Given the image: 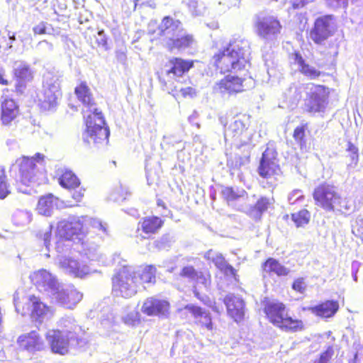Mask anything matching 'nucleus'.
<instances>
[{
    "label": "nucleus",
    "instance_id": "nucleus-1",
    "mask_svg": "<svg viewBox=\"0 0 363 363\" xmlns=\"http://www.w3.org/2000/svg\"><path fill=\"white\" fill-rule=\"evenodd\" d=\"M211 64L220 74L247 72L250 66V45L242 39L231 40L212 56Z\"/></svg>",
    "mask_w": 363,
    "mask_h": 363
},
{
    "label": "nucleus",
    "instance_id": "nucleus-2",
    "mask_svg": "<svg viewBox=\"0 0 363 363\" xmlns=\"http://www.w3.org/2000/svg\"><path fill=\"white\" fill-rule=\"evenodd\" d=\"M160 34L167 38L166 47L169 51L190 48L196 43L194 35L184 32L182 23L170 16H164L159 27Z\"/></svg>",
    "mask_w": 363,
    "mask_h": 363
},
{
    "label": "nucleus",
    "instance_id": "nucleus-3",
    "mask_svg": "<svg viewBox=\"0 0 363 363\" xmlns=\"http://www.w3.org/2000/svg\"><path fill=\"white\" fill-rule=\"evenodd\" d=\"M315 204L327 211H343L348 208L347 201L330 183L324 182L313 190Z\"/></svg>",
    "mask_w": 363,
    "mask_h": 363
},
{
    "label": "nucleus",
    "instance_id": "nucleus-4",
    "mask_svg": "<svg viewBox=\"0 0 363 363\" xmlns=\"http://www.w3.org/2000/svg\"><path fill=\"white\" fill-rule=\"evenodd\" d=\"M112 291L118 295L129 298L138 293L139 288L138 277L130 265H123L113 274Z\"/></svg>",
    "mask_w": 363,
    "mask_h": 363
},
{
    "label": "nucleus",
    "instance_id": "nucleus-5",
    "mask_svg": "<svg viewBox=\"0 0 363 363\" xmlns=\"http://www.w3.org/2000/svg\"><path fill=\"white\" fill-rule=\"evenodd\" d=\"M45 155L37 152L32 157L21 155L15 160L18 169V180L26 186L35 181L38 172L37 165L45 164Z\"/></svg>",
    "mask_w": 363,
    "mask_h": 363
},
{
    "label": "nucleus",
    "instance_id": "nucleus-6",
    "mask_svg": "<svg viewBox=\"0 0 363 363\" xmlns=\"http://www.w3.org/2000/svg\"><path fill=\"white\" fill-rule=\"evenodd\" d=\"M337 30L333 15H324L318 17L308 33V38L315 45H322L332 37Z\"/></svg>",
    "mask_w": 363,
    "mask_h": 363
},
{
    "label": "nucleus",
    "instance_id": "nucleus-7",
    "mask_svg": "<svg viewBox=\"0 0 363 363\" xmlns=\"http://www.w3.org/2000/svg\"><path fill=\"white\" fill-rule=\"evenodd\" d=\"M330 89L322 84H313V90L306 94L303 108L310 114L323 113L328 104Z\"/></svg>",
    "mask_w": 363,
    "mask_h": 363
},
{
    "label": "nucleus",
    "instance_id": "nucleus-8",
    "mask_svg": "<svg viewBox=\"0 0 363 363\" xmlns=\"http://www.w3.org/2000/svg\"><path fill=\"white\" fill-rule=\"evenodd\" d=\"M16 309L21 315H26L30 311L31 318L39 324H41L46 317L52 315L50 308L35 295L29 296L26 303H17Z\"/></svg>",
    "mask_w": 363,
    "mask_h": 363
},
{
    "label": "nucleus",
    "instance_id": "nucleus-9",
    "mask_svg": "<svg viewBox=\"0 0 363 363\" xmlns=\"http://www.w3.org/2000/svg\"><path fill=\"white\" fill-rule=\"evenodd\" d=\"M179 276L182 279H186L194 282V295L197 299L203 301V297L198 291L197 286L201 284L204 287H208L211 285V275L210 272L208 270L198 271L193 265H186L181 269Z\"/></svg>",
    "mask_w": 363,
    "mask_h": 363
},
{
    "label": "nucleus",
    "instance_id": "nucleus-10",
    "mask_svg": "<svg viewBox=\"0 0 363 363\" xmlns=\"http://www.w3.org/2000/svg\"><path fill=\"white\" fill-rule=\"evenodd\" d=\"M51 351L55 354L64 355L69 352L71 341L78 342L75 333L72 331H62L57 329L52 330L46 335Z\"/></svg>",
    "mask_w": 363,
    "mask_h": 363
},
{
    "label": "nucleus",
    "instance_id": "nucleus-11",
    "mask_svg": "<svg viewBox=\"0 0 363 363\" xmlns=\"http://www.w3.org/2000/svg\"><path fill=\"white\" fill-rule=\"evenodd\" d=\"M170 303L157 296H150L145 299L141 306V312L149 317L166 318L170 313Z\"/></svg>",
    "mask_w": 363,
    "mask_h": 363
},
{
    "label": "nucleus",
    "instance_id": "nucleus-12",
    "mask_svg": "<svg viewBox=\"0 0 363 363\" xmlns=\"http://www.w3.org/2000/svg\"><path fill=\"white\" fill-rule=\"evenodd\" d=\"M257 34L262 38H276L281 33L282 26L280 21L274 16L258 17L255 22Z\"/></svg>",
    "mask_w": 363,
    "mask_h": 363
},
{
    "label": "nucleus",
    "instance_id": "nucleus-13",
    "mask_svg": "<svg viewBox=\"0 0 363 363\" xmlns=\"http://www.w3.org/2000/svg\"><path fill=\"white\" fill-rule=\"evenodd\" d=\"M84 233V226L79 220H62L57 223L56 235L60 240H74L79 239Z\"/></svg>",
    "mask_w": 363,
    "mask_h": 363
},
{
    "label": "nucleus",
    "instance_id": "nucleus-14",
    "mask_svg": "<svg viewBox=\"0 0 363 363\" xmlns=\"http://www.w3.org/2000/svg\"><path fill=\"white\" fill-rule=\"evenodd\" d=\"M245 82L244 77L228 74L215 84L213 91L229 95L237 94L245 90Z\"/></svg>",
    "mask_w": 363,
    "mask_h": 363
},
{
    "label": "nucleus",
    "instance_id": "nucleus-15",
    "mask_svg": "<svg viewBox=\"0 0 363 363\" xmlns=\"http://www.w3.org/2000/svg\"><path fill=\"white\" fill-rule=\"evenodd\" d=\"M92 117V140L97 145H104L108 143L110 131L101 111L95 109Z\"/></svg>",
    "mask_w": 363,
    "mask_h": 363
},
{
    "label": "nucleus",
    "instance_id": "nucleus-16",
    "mask_svg": "<svg viewBox=\"0 0 363 363\" xmlns=\"http://www.w3.org/2000/svg\"><path fill=\"white\" fill-rule=\"evenodd\" d=\"M228 315L234 321L239 323L245 318V302L241 296L233 294H227L223 300Z\"/></svg>",
    "mask_w": 363,
    "mask_h": 363
},
{
    "label": "nucleus",
    "instance_id": "nucleus-17",
    "mask_svg": "<svg viewBox=\"0 0 363 363\" xmlns=\"http://www.w3.org/2000/svg\"><path fill=\"white\" fill-rule=\"evenodd\" d=\"M280 168L276 154L267 149L262 155L258 173L260 177L269 179L277 174Z\"/></svg>",
    "mask_w": 363,
    "mask_h": 363
},
{
    "label": "nucleus",
    "instance_id": "nucleus-18",
    "mask_svg": "<svg viewBox=\"0 0 363 363\" xmlns=\"http://www.w3.org/2000/svg\"><path fill=\"white\" fill-rule=\"evenodd\" d=\"M20 115L17 102L12 98L2 97L0 105V121L4 125H9Z\"/></svg>",
    "mask_w": 363,
    "mask_h": 363
},
{
    "label": "nucleus",
    "instance_id": "nucleus-19",
    "mask_svg": "<svg viewBox=\"0 0 363 363\" xmlns=\"http://www.w3.org/2000/svg\"><path fill=\"white\" fill-rule=\"evenodd\" d=\"M286 304L279 301H271L265 298L263 301V311L268 321L273 325L278 322L287 312Z\"/></svg>",
    "mask_w": 363,
    "mask_h": 363
},
{
    "label": "nucleus",
    "instance_id": "nucleus-20",
    "mask_svg": "<svg viewBox=\"0 0 363 363\" xmlns=\"http://www.w3.org/2000/svg\"><path fill=\"white\" fill-rule=\"evenodd\" d=\"M58 182L62 187L74 190L72 198L75 201H80L84 197L85 190L82 188H79V179L72 171H64L59 177Z\"/></svg>",
    "mask_w": 363,
    "mask_h": 363
},
{
    "label": "nucleus",
    "instance_id": "nucleus-21",
    "mask_svg": "<svg viewBox=\"0 0 363 363\" xmlns=\"http://www.w3.org/2000/svg\"><path fill=\"white\" fill-rule=\"evenodd\" d=\"M17 343L21 349L31 352L43 350L45 347L44 340L35 330L21 335L17 339Z\"/></svg>",
    "mask_w": 363,
    "mask_h": 363
},
{
    "label": "nucleus",
    "instance_id": "nucleus-22",
    "mask_svg": "<svg viewBox=\"0 0 363 363\" xmlns=\"http://www.w3.org/2000/svg\"><path fill=\"white\" fill-rule=\"evenodd\" d=\"M195 60H185L179 57H173L169 59L166 66L167 75H172L174 78L182 77L194 67Z\"/></svg>",
    "mask_w": 363,
    "mask_h": 363
},
{
    "label": "nucleus",
    "instance_id": "nucleus-23",
    "mask_svg": "<svg viewBox=\"0 0 363 363\" xmlns=\"http://www.w3.org/2000/svg\"><path fill=\"white\" fill-rule=\"evenodd\" d=\"M164 225V220L161 217L151 215L143 217L138 223V232H141L147 238L158 233Z\"/></svg>",
    "mask_w": 363,
    "mask_h": 363
},
{
    "label": "nucleus",
    "instance_id": "nucleus-24",
    "mask_svg": "<svg viewBox=\"0 0 363 363\" xmlns=\"http://www.w3.org/2000/svg\"><path fill=\"white\" fill-rule=\"evenodd\" d=\"M261 271L263 276L276 275L279 277H287L290 273L289 269L273 257H268L262 263Z\"/></svg>",
    "mask_w": 363,
    "mask_h": 363
},
{
    "label": "nucleus",
    "instance_id": "nucleus-25",
    "mask_svg": "<svg viewBox=\"0 0 363 363\" xmlns=\"http://www.w3.org/2000/svg\"><path fill=\"white\" fill-rule=\"evenodd\" d=\"M339 303L336 300H325L311 307L310 311L316 316L330 318L333 317L339 311Z\"/></svg>",
    "mask_w": 363,
    "mask_h": 363
},
{
    "label": "nucleus",
    "instance_id": "nucleus-26",
    "mask_svg": "<svg viewBox=\"0 0 363 363\" xmlns=\"http://www.w3.org/2000/svg\"><path fill=\"white\" fill-rule=\"evenodd\" d=\"M275 327L286 333H295L303 330L305 324L302 320L294 318L286 312Z\"/></svg>",
    "mask_w": 363,
    "mask_h": 363
},
{
    "label": "nucleus",
    "instance_id": "nucleus-27",
    "mask_svg": "<svg viewBox=\"0 0 363 363\" xmlns=\"http://www.w3.org/2000/svg\"><path fill=\"white\" fill-rule=\"evenodd\" d=\"M292 55L301 74L311 79H317L323 75L320 71L308 64L299 52L295 51Z\"/></svg>",
    "mask_w": 363,
    "mask_h": 363
},
{
    "label": "nucleus",
    "instance_id": "nucleus-28",
    "mask_svg": "<svg viewBox=\"0 0 363 363\" xmlns=\"http://www.w3.org/2000/svg\"><path fill=\"white\" fill-rule=\"evenodd\" d=\"M58 198L52 194H48L40 197L36 210L43 216H50L52 210L57 206Z\"/></svg>",
    "mask_w": 363,
    "mask_h": 363
},
{
    "label": "nucleus",
    "instance_id": "nucleus-29",
    "mask_svg": "<svg viewBox=\"0 0 363 363\" xmlns=\"http://www.w3.org/2000/svg\"><path fill=\"white\" fill-rule=\"evenodd\" d=\"M291 218L294 225L297 228H305L311 221V212L306 208H301L298 211L291 213V215L285 214L283 216V220L287 221Z\"/></svg>",
    "mask_w": 363,
    "mask_h": 363
},
{
    "label": "nucleus",
    "instance_id": "nucleus-30",
    "mask_svg": "<svg viewBox=\"0 0 363 363\" xmlns=\"http://www.w3.org/2000/svg\"><path fill=\"white\" fill-rule=\"evenodd\" d=\"M307 132H309L308 123H301L294 129L292 134L293 138L298 145L301 150L306 148Z\"/></svg>",
    "mask_w": 363,
    "mask_h": 363
},
{
    "label": "nucleus",
    "instance_id": "nucleus-31",
    "mask_svg": "<svg viewBox=\"0 0 363 363\" xmlns=\"http://www.w3.org/2000/svg\"><path fill=\"white\" fill-rule=\"evenodd\" d=\"M212 262L215 266L221 272L227 275H230L235 277L237 275V272L234 267L229 264L222 254H216L214 257L211 259Z\"/></svg>",
    "mask_w": 363,
    "mask_h": 363
},
{
    "label": "nucleus",
    "instance_id": "nucleus-32",
    "mask_svg": "<svg viewBox=\"0 0 363 363\" xmlns=\"http://www.w3.org/2000/svg\"><path fill=\"white\" fill-rule=\"evenodd\" d=\"M33 281L38 286L49 288L52 286L53 279L49 272L42 269L33 274Z\"/></svg>",
    "mask_w": 363,
    "mask_h": 363
},
{
    "label": "nucleus",
    "instance_id": "nucleus-33",
    "mask_svg": "<svg viewBox=\"0 0 363 363\" xmlns=\"http://www.w3.org/2000/svg\"><path fill=\"white\" fill-rule=\"evenodd\" d=\"M157 268L153 264L145 266L139 274L140 280L144 284H155L156 283Z\"/></svg>",
    "mask_w": 363,
    "mask_h": 363
},
{
    "label": "nucleus",
    "instance_id": "nucleus-34",
    "mask_svg": "<svg viewBox=\"0 0 363 363\" xmlns=\"http://www.w3.org/2000/svg\"><path fill=\"white\" fill-rule=\"evenodd\" d=\"M74 93L77 99L84 104L89 105L91 103V94L89 88L84 82L80 83L75 87Z\"/></svg>",
    "mask_w": 363,
    "mask_h": 363
},
{
    "label": "nucleus",
    "instance_id": "nucleus-35",
    "mask_svg": "<svg viewBox=\"0 0 363 363\" xmlns=\"http://www.w3.org/2000/svg\"><path fill=\"white\" fill-rule=\"evenodd\" d=\"M14 75L21 80H30L33 78L32 72L29 65L21 63L13 70Z\"/></svg>",
    "mask_w": 363,
    "mask_h": 363
},
{
    "label": "nucleus",
    "instance_id": "nucleus-36",
    "mask_svg": "<svg viewBox=\"0 0 363 363\" xmlns=\"http://www.w3.org/2000/svg\"><path fill=\"white\" fill-rule=\"evenodd\" d=\"M247 130V124L244 120H235L229 127L233 137L238 138Z\"/></svg>",
    "mask_w": 363,
    "mask_h": 363
},
{
    "label": "nucleus",
    "instance_id": "nucleus-37",
    "mask_svg": "<svg viewBox=\"0 0 363 363\" xmlns=\"http://www.w3.org/2000/svg\"><path fill=\"white\" fill-rule=\"evenodd\" d=\"M108 224L99 219H92V230L93 233L96 236L103 237L108 235Z\"/></svg>",
    "mask_w": 363,
    "mask_h": 363
},
{
    "label": "nucleus",
    "instance_id": "nucleus-38",
    "mask_svg": "<svg viewBox=\"0 0 363 363\" xmlns=\"http://www.w3.org/2000/svg\"><path fill=\"white\" fill-rule=\"evenodd\" d=\"M6 173L4 167H0V199H5L9 194V185L7 182Z\"/></svg>",
    "mask_w": 363,
    "mask_h": 363
},
{
    "label": "nucleus",
    "instance_id": "nucleus-39",
    "mask_svg": "<svg viewBox=\"0 0 363 363\" xmlns=\"http://www.w3.org/2000/svg\"><path fill=\"white\" fill-rule=\"evenodd\" d=\"M201 328H205L208 330H213V322L211 313L207 311H204L200 318L195 323Z\"/></svg>",
    "mask_w": 363,
    "mask_h": 363
},
{
    "label": "nucleus",
    "instance_id": "nucleus-40",
    "mask_svg": "<svg viewBox=\"0 0 363 363\" xmlns=\"http://www.w3.org/2000/svg\"><path fill=\"white\" fill-rule=\"evenodd\" d=\"M221 196L228 203L238 200L240 196L233 187L230 186L225 187L222 189Z\"/></svg>",
    "mask_w": 363,
    "mask_h": 363
},
{
    "label": "nucleus",
    "instance_id": "nucleus-41",
    "mask_svg": "<svg viewBox=\"0 0 363 363\" xmlns=\"http://www.w3.org/2000/svg\"><path fill=\"white\" fill-rule=\"evenodd\" d=\"M269 205V199L266 197L259 198L252 207V210L259 216H261L268 209Z\"/></svg>",
    "mask_w": 363,
    "mask_h": 363
},
{
    "label": "nucleus",
    "instance_id": "nucleus-42",
    "mask_svg": "<svg viewBox=\"0 0 363 363\" xmlns=\"http://www.w3.org/2000/svg\"><path fill=\"white\" fill-rule=\"evenodd\" d=\"M347 152L349 153L348 157L351 160V164L356 166L359 161L358 148L351 142H348Z\"/></svg>",
    "mask_w": 363,
    "mask_h": 363
},
{
    "label": "nucleus",
    "instance_id": "nucleus-43",
    "mask_svg": "<svg viewBox=\"0 0 363 363\" xmlns=\"http://www.w3.org/2000/svg\"><path fill=\"white\" fill-rule=\"evenodd\" d=\"M184 309L188 311L191 313V316L195 320V323L201 318V315L204 313L205 311L201 306L194 304H187L184 306Z\"/></svg>",
    "mask_w": 363,
    "mask_h": 363
},
{
    "label": "nucleus",
    "instance_id": "nucleus-44",
    "mask_svg": "<svg viewBox=\"0 0 363 363\" xmlns=\"http://www.w3.org/2000/svg\"><path fill=\"white\" fill-rule=\"evenodd\" d=\"M291 288L296 293L304 294L307 289V284L303 277L296 278L291 284Z\"/></svg>",
    "mask_w": 363,
    "mask_h": 363
},
{
    "label": "nucleus",
    "instance_id": "nucleus-45",
    "mask_svg": "<svg viewBox=\"0 0 363 363\" xmlns=\"http://www.w3.org/2000/svg\"><path fill=\"white\" fill-rule=\"evenodd\" d=\"M72 273L79 277H83L89 274V266L75 263V266H71Z\"/></svg>",
    "mask_w": 363,
    "mask_h": 363
},
{
    "label": "nucleus",
    "instance_id": "nucleus-46",
    "mask_svg": "<svg viewBox=\"0 0 363 363\" xmlns=\"http://www.w3.org/2000/svg\"><path fill=\"white\" fill-rule=\"evenodd\" d=\"M333 354V350L331 346L328 347L326 350L323 352L318 358V360L321 362L322 363H328L331 359Z\"/></svg>",
    "mask_w": 363,
    "mask_h": 363
},
{
    "label": "nucleus",
    "instance_id": "nucleus-47",
    "mask_svg": "<svg viewBox=\"0 0 363 363\" xmlns=\"http://www.w3.org/2000/svg\"><path fill=\"white\" fill-rule=\"evenodd\" d=\"M47 23L44 21L40 22L33 28L34 35H44L47 33Z\"/></svg>",
    "mask_w": 363,
    "mask_h": 363
},
{
    "label": "nucleus",
    "instance_id": "nucleus-48",
    "mask_svg": "<svg viewBox=\"0 0 363 363\" xmlns=\"http://www.w3.org/2000/svg\"><path fill=\"white\" fill-rule=\"evenodd\" d=\"M45 96L47 99L45 100V101L48 104L49 106L57 104V97L55 94H52L50 90L45 92Z\"/></svg>",
    "mask_w": 363,
    "mask_h": 363
},
{
    "label": "nucleus",
    "instance_id": "nucleus-49",
    "mask_svg": "<svg viewBox=\"0 0 363 363\" xmlns=\"http://www.w3.org/2000/svg\"><path fill=\"white\" fill-rule=\"evenodd\" d=\"M309 1V0H291V7L293 9H302L306 6Z\"/></svg>",
    "mask_w": 363,
    "mask_h": 363
},
{
    "label": "nucleus",
    "instance_id": "nucleus-50",
    "mask_svg": "<svg viewBox=\"0 0 363 363\" xmlns=\"http://www.w3.org/2000/svg\"><path fill=\"white\" fill-rule=\"evenodd\" d=\"M98 35H99V38H97L96 40L98 46L106 48H107V38L104 35V32L99 31L98 33Z\"/></svg>",
    "mask_w": 363,
    "mask_h": 363
},
{
    "label": "nucleus",
    "instance_id": "nucleus-51",
    "mask_svg": "<svg viewBox=\"0 0 363 363\" xmlns=\"http://www.w3.org/2000/svg\"><path fill=\"white\" fill-rule=\"evenodd\" d=\"M180 92L184 98H186L188 96L193 97L196 94L194 89L191 86L182 88L181 89Z\"/></svg>",
    "mask_w": 363,
    "mask_h": 363
},
{
    "label": "nucleus",
    "instance_id": "nucleus-52",
    "mask_svg": "<svg viewBox=\"0 0 363 363\" xmlns=\"http://www.w3.org/2000/svg\"><path fill=\"white\" fill-rule=\"evenodd\" d=\"M9 81L6 78L5 72L2 68H0V84L7 86Z\"/></svg>",
    "mask_w": 363,
    "mask_h": 363
},
{
    "label": "nucleus",
    "instance_id": "nucleus-53",
    "mask_svg": "<svg viewBox=\"0 0 363 363\" xmlns=\"http://www.w3.org/2000/svg\"><path fill=\"white\" fill-rule=\"evenodd\" d=\"M52 235V226H50V230L45 233L43 235V241L46 246H48L50 243Z\"/></svg>",
    "mask_w": 363,
    "mask_h": 363
},
{
    "label": "nucleus",
    "instance_id": "nucleus-54",
    "mask_svg": "<svg viewBox=\"0 0 363 363\" xmlns=\"http://www.w3.org/2000/svg\"><path fill=\"white\" fill-rule=\"evenodd\" d=\"M85 123H86V128L83 134V139L86 143H89V138L90 136V133H89L90 132V130H89L90 126L89 125L88 119L86 120Z\"/></svg>",
    "mask_w": 363,
    "mask_h": 363
},
{
    "label": "nucleus",
    "instance_id": "nucleus-55",
    "mask_svg": "<svg viewBox=\"0 0 363 363\" xmlns=\"http://www.w3.org/2000/svg\"><path fill=\"white\" fill-rule=\"evenodd\" d=\"M328 4L333 5L337 4L339 5L341 3L343 4L345 6L347 5L348 0H325Z\"/></svg>",
    "mask_w": 363,
    "mask_h": 363
},
{
    "label": "nucleus",
    "instance_id": "nucleus-56",
    "mask_svg": "<svg viewBox=\"0 0 363 363\" xmlns=\"http://www.w3.org/2000/svg\"><path fill=\"white\" fill-rule=\"evenodd\" d=\"M157 206L159 207H162L164 209L167 208V205L161 199H158L157 200Z\"/></svg>",
    "mask_w": 363,
    "mask_h": 363
},
{
    "label": "nucleus",
    "instance_id": "nucleus-57",
    "mask_svg": "<svg viewBox=\"0 0 363 363\" xmlns=\"http://www.w3.org/2000/svg\"><path fill=\"white\" fill-rule=\"evenodd\" d=\"M148 0H134L135 6L144 5Z\"/></svg>",
    "mask_w": 363,
    "mask_h": 363
},
{
    "label": "nucleus",
    "instance_id": "nucleus-58",
    "mask_svg": "<svg viewBox=\"0 0 363 363\" xmlns=\"http://www.w3.org/2000/svg\"><path fill=\"white\" fill-rule=\"evenodd\" d=\"M159 79L164 84H165V85L167 84V82H165V79L162 76L159 77Z\"/></svg>",
    "mask_w": 363,
    "mask_h": 363
},
{
    "label": "nucleus",
    "instance_id": "nucleus-59",
    "mask_svg": "<svg viewBox=\"0 0 363 363\" xmlns=\"http://www.w3.org/2000/svg\"><path fill=\"white\" fill-rule=\"evenodd\" d=\"M211 252H212V250H208V252H207V254H208V255H210V253H211Z\"/></svg>",
    "mask_w": 363,
    "mask_h": 363
}]
</instances>
